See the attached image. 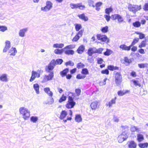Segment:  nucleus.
Returning a JSON list of instances; mask_svg holds the SVG:
<instances>
[{"mask_svg": "<svg viewBox=\"0 0 148 148\" xmlns=\"http://www.w3.org/2000/svg\"><path fill=\"white\" fill-rule=\"evenodd\" d=\"M19 112L22 115L23 118L25 120H27L30 116V112L26 108L21 107L19 109Z\"/></svg>", "mask_w": 148, "mask_h": 148, "instance_id": "f257e3e1", "label": "nucleus"}, {"mask_svg": "<svg viewBox=\"0 0 148 148\" xmlns=\"http://www.w3.org/2000/svg\"><path fill=\"white\" fill-rule=\"evenodd\" d=\"M115 74V82L117 86H120L122 82V75L120 72L114 71Z\"/></svg>", "mask_w": 148, "mask_h": 148, "instance_id": "f03ea898", "label": "nucleus"}, {"mask_svg": "<svg viewBox=\"0 0 148 148\" xmlns=\"http://www.w3.org/2000/svg\"><path fill=\"white\" fill-rule=\"evenodd\" d=\"M97 37L98 40H101L102 42H104L107 43H109L110 41L109 39L105 35L101 34H97Z\"/></svg>", "mask_w": 148, "mask_h": 148, "instance_id": "7ed1b4c3", "label": "nucleus"}, {"mask_svg": "<svg viewBox=\"0 0 148 148\" xmlns=\"http://www.w3.org/2000/svg\"><path fill=\"white\" fill-rule=\"evenodd\" d=\"M128 9L130 11H132L134 13H135L136 11L140 10L141 9V6L130 5H129Z\"/></svg>", "mask_w": 148, "mask_h": 148, "instance_id": "20e7f679", "label": "nucleus"}, {"mask_svg": "<svg viewBox=\"0 0 148 148\" xmlns=\"http://www.w3.org/2000/svg\"><path fill=\"white\" fill-rule=\"evenodd\" d=\"M52 3L50 1H47L46 3V5L41 8V10L44 12L48 11L52 8Z\"/></svg>", "mask_w": 148, "mask_h": 148, "instance_id": "39448f33", "label": "nucleus"}, {"mask_svg": "<svg viewBox=\"0 0 148 148\" xmlns=\"http://www.w3.org/2000/svg\"><path fill=\"white\" fill-rule=\"evenodd\" d=\"M68 103L66 104V107L68 108H73L75 104V102L73 100L72 97L70 96L68 97Z\"/></svg>", "mask_w": 148, "mask_h": 148, "instance_id": "423d86ee", "label": "nucleus"}, {"mask_svg": "<svg viewBox=\"0 0 148 148\" xmlns=\"http://www.w3.org/2000/svg\"><path fill=\"white\" fill-rule=\"evenodd\" d=\"M128 138L127 134L125 132H123L119 135L118 138V142L119 143H122L124 141L126 140Z\"/></svg>", "mask_w": 148, "mask_h": 148, "instance_id": "0eeeda50", "label": "nucleus"}, {"mask_svg": "<svg viewBox=\"0 0 148 148\" xmlns=\"http://www.w3.org/2000/svg\"><path fill=\"white\" fill-rule=\"evenodd\" d=\"M48 75H45L44 77L43 80L45 81H48L52 80L54 76V73L53 71L49 73Z\"/></svg>", "mask_w": 148, "mask_h": 148, "instance_id": "6e6552de", "label": "nucleus"}, {"mask_svg": "<svg viewBox=\"0 0 148 148\" xmlns=\"http://www.w3.org/2000/svg\"><path fill=\"white\" fill-rule=\"evenodd\" d=\"M111 16L113 20L118 19L119 23L122 22L123 21V19L122 17L119 14H114L112 15Z\"/></svg>", "mask_w": 148, "mask_h": 148, "instance_id": "1a4fd4ad", "label": "nucleus"}, {"mask_svg": "<svg viewBox=\"0 0 148 148\" xmlns=\"http://www.w3.org/2000/svg\"><path fill=\"white\" fill-rule=\"evenodd\" d=\"M83 30H81L79 31L73 38L72 41L75 42L77 41L79 39L80 37L82 36L83 32Z\"/></svg>", "mask_w": 148, "mask_h": 148, "instance_id": "9d476101", "label": "nucleus"}, {"mask_svg": "<svg viewBox=\"0 0 148 148\" xmlns=\"http://www.w3.org/2000/svg\"><path fill=\"white\" fill-rule=\"evenodd\" d=\"M37 76L38 77H40V74L36 71H32V76L29 79L30 82H32L33 81Z\"/></svg>", "mask_w": 148, "mask_h": 148, "instance_id": "9b49d317", "label": "nucleus"}, {"mask_svg": "<svg viewBox=\"0 0 148 148\" xmlns=\"http://www.w3.org/2000/svg\"><path fill=\"white\" fill-rule=\"evenodd\" d=\"M116 97H115L114 98L112 99L110 101L106 103V106H108L109 108L112 107L113 104L116 103Z\"/></svg>", "mask_w": 148, "mask_h": 148, "instance_id": "f8f14e48", "label": "nucleus"}, {"mask_svg": "<svg viewBox=\"0 0 148 148\" xmlns=\"http://www.w3.org/2000/svg\"><path fill=\"white\" fill-rule=\"evenodd\" d=\"M127 144L129 148H136L137 146L136 143L133 140L128 142Z\"/></svg>", "mask_w": 148, "mask_h": 148, "instance_id": "ddd939ff", "label": "nucleus"}, {"mask_svg": "<svg viewBox=\"0 0 148 148\" xmlns=\"http://www.w3.org/2000/svg\"><path fill=\"white\" fill-rule=\"evenodd\" d=\"M28 31V28H25L20 29L19 32V35L21 37H24L25 36V33Z\"/></svg>", "mask_w": 148, "mask_h": 148, "instance_id": "4468645a", "label": "nucleus"}, {"mask_svg": "<svg viewBox=\"0 0 148 148\" xmlns=\"http://www.w3.org/2000/svg\"><path fill=\"white\" fill-rule=\"evenodd\" d=\"M0 80L1 81L7 82L8 81V78L7 74H3L0 76Z\"/></svg>", "mask_w": 148, "mask_h": 148, "instance_id": "2eb2a0df", "label": "nucleus"}, {"mask_svg": "<svg viewBox=\"0 0 148 148\" xmlns=\"http://www.w3.org/2000/svg\"><path fill=\"white\" fill-rule=\"evenodd\" d=\"M96 53V48H90L88 50V53L90 56H92L94 53Z\"/></svg>", "mask_w": 148, "mask_h": 148, "instance_id": "dca6fc26", "label": "nucleus"}, {"mask_svg": "<svg viewBox=\"0 0 148 148\" xmlns=\"http://www.w3.org/2000/svg\"><path fill=\"white\" fill-rule=\"evenodd\" d=\"M119 47L123 50L129 51L130 50L131 47L130 46V45L129 46H127L125 44H123L120 45L119 46Z\"/></svg>", "mask_w": 148, "mask_h": 148, "instance_id": "f3484780", "label": "nucleus"}, {"mask_svg": "<svg viewBox=\"0 0 148 148\" xmlns=\"http://www.w3.org/2000/svg\"><path fill=\"white\" fill-rule=\"evenodd\" d=\"M44 91L49 97H52L53 96V93L51 91H50L49 88L47 87L44 88Z\"/></svg>", "mask_w": 148, "mask_h": 148, "instance_id": "a211bd4d", "label": "nucleus"}, {"mask_svg": "<svg viewBox=\"0 0 148 148\" xmlns=\"http://www.w3.org/2000/svg\"><path fill=\"white\" fill-rule=\"evenodd\" d=\"M17 52L16 48L13 47L11 48L9 51V53H10V55L13 56H15Z\"/></svg>", "mask_w": 148, "mask_h": 148, "instance_id": "6ab92c4d", "label": "nucleus"}, {"mask_svg": "<svg viewBox=\"0 0 148 148\" xmlns=\"http://www.w3.org/2000/svg\"><path fill=\"white\" fill-rule=\"evenodd\" d=\"M129 92V91L127 90H121L118 92L117 94L119 96H121Z\"/></svg>", "mask_w": 148, "mask_h": 148, "instance_id": "aec40b11", "label": "nucleus"}, {"mask_svg": "<svg viewBox=\"0 0 148 148\" xmlns=\"http://www.w3.org/2000/svg\"><path fill=\"white\" fill-rule=\"evenodd\" d=\"M85 49L84 46L83 45H81L79 47L77 50V52L79 54H82L84 52Z\"/></svg>", "mask_w": 148, "mask_h": 148, "instance_id": "412c9836", "label": "nucleus"}, {"mask_svg": "<svg viewBox=\"0 0 148 148\" xmlns=\"http://www.w3.org/2000/svg\"><path fill=\"white\" fill-rule=\"evenodd\" d=\"M77 16L80 19L83 20L85 21H87L88 20V18L87 16H85L84 13L78 15Z\"/></svg>", "mask_w": 148, "mask_h": 148, "instance_id": "4be33fe9", "label": "nucleus"}, {"mask_svg": "<svg viewBox=\"0 0 148 148\" xmlns=\"http://www.w3.org/2000/svg\"><path fill=\"white\" fill-rule=\"evenodd\" d=\"M54 68V67L53 66H51L49 64L48 66H47L45 68V71L47 73L51 72L53 69Z\"/></svg>", "mask_w": 148, "mask_h": 148, "instance_id": "5701e85b", "label": "nucleus"}, {"mask_svg": "<svg viewBox=\"0 0 148 148\" xmlns=\"http://www.w3.org/2000/svg\"><path fill=\"white\" fill-rule=\"evenodd\" d=\"M124 61L125 63L124 64L126 66H128L132 62V60L131 59H129L127 57H125L124 58Z\"/></svg>", "mask_w": 148, "mask_h": 148, "instance_id": "b1692460", "label": "nucleus"}, {"mask_svg": "<svg viewBox=\"0 0 148 148\" xmlns=\"http://www.w3.org/2000/svg\"><path fill=\"white\" fill-rule=\"evenodd\" d=\"M144 139L143 135L141 134H138L137 135V140L138 142H142Z\"/></svg>", "mask_w": 148, "mask_h": 148, "instance_id": "393cba45", "label": "nucleus"}, {"mask_svg": "<svg viewBox=\"0 0 148 148\" xmlns=\"http://www.w3.org/2000/svg\"><path fill=\"white\" fill-rule=\"evenodd\" d=\"M33 88L35 90L36 93L37 94H39V85L37 84H34L33 85Z\"/></svg>", "mask_w": 148, "mask_h": 148, "instance_id": "a878e982", "label": "nucleus"}, {"mask_svg": "<svg viewBox=\"0 0 148 148\" xmlns=\"http://www.w3.org/2000/svg\"><path fill=\"white\" fill-rule=\"evenodd\" d=\"M138 146L140 148H146L148 147V143H140L138 144Z\"/></svg>", "mask_w": 148, "mask_h": 148, "instance_id": "bb28decb", "label": "nucleus"}, {"mask_svg": "<svg viewBox=\"0 0 148 148\" xmlns=\"http://www.w3.org/2000/svg\"><path fill=\"white\" fill-rule=\"evenodd\" d=\"M75 120L76 122L78 123H79L82 121V119L80 114H76L75 115Z\"/></svg>", "mask_w": 148, "mask_h": 148, "instance_id": "cd10ccee", "label": "nucleus"}, {"mask_svg": "<svg viewBox=\"0 0 148 148\" xmlns=\"http://www.w3.org/2000/svg\"><path fill=\"white\" fill-rule=\"evenodd\" d=\"M69 71L68 68H66L63 71L60 72V74L62 77H63L66 75L67 73Z\"/></svg>", "mask_w": 148, "mask_h": 148, "instance_id": "c85d7f7f", "label": "nucleus"}, {"mask_svg": "<svg viewBox=\"0 0 148 148\" xmlns=\"http://www.w3.org/2000/svg\"><path fill=\"white\" fill-rule=\"evenodd\" d=\"M107 68L108 70L113 71L114 70H118L119 67L117 66H114L113 65H110L108 66Z\"/></svg>", "mask_w": 148, "mask_h": 148, "instance_id": "c756f323", "label": "nucleus"}, {"mask_svg": "<svg viewBox=\"0 0 148 148\" xmlns=\"http://www.w3.org/2000/svg\"><path fill=\"white\" fill-rule=\"evenodd\" d=\"M67 114V112L66 111L62 110L61 113L60 118L61 119H64L66 116Z\"/></svg>", "mask_w": 148, "mask_h": 148, "instance_id": "7c9ffc66", "label": "nucleus"}, {"mask_svg": "<svg viewBox=\"0 0 148 148\" xmlns=\"http://www.w3.org/2000/svg\"><path fill=\"white\" fill-rule=\"evenodd\" d=\"M64 53L66 55H73L74 53V51L73 50L68 49L64 51Z\"/></svg>", "mask_w": 148, "mask_h": 148, "instance_id": "2f4dec72", "label": "nucleus"}, {"mask_svg": "<svg viewBox=\"0 0 148 148\" xmlns=\"http://www.w3.org/2000/svg\"><path fill=\"white\" fill-rule=\"evenodd\" d=\"M64 46V44L63 43H56L53 44V47L54 48H62Z\"/></svg>", "mask_w": 148, "mask_h": 148, "instance_id": "473e14b6", "label": "nucleus"}, {"mask_svg": "<svg viewBox=\"0 0 148 148\" xmlns=\"http://www.w3.org/2000/svg\"><path fill=\"white\" fill-rule=\"evenodd\" d=\"M132 81L135 86H138L140 87L141 86V84L139 81L135 79H133L132 80Z\"/></svg>", "mask_w": 148, "mask_h": 148, "instance_id": "72a5a7b5", "label": "nucleus"}, {"mask_svg": "<svg viewBox=\"0 0 148 148\" xmlns=\"http://www.w3.org/2000/svg\"><path fill=\"white\" fill-rule=\"evenodd\" d=\"M98 102L95 101L92 102L90 106L92 109H95L97 107Z\"/></svg>", "mask_w": 148, "mask_h": 148, "instance_id": "f704fd0d", "label": "nucleus"}, {"mask_svg": "<svg viewBox=\"0 0 148 148\" xmlns=\"http://www.w3.org/2000/svg\"><path fill=\"white\" fill-rule=\"evenodd\" d=\"M64 49H57L55 50L54 53L57 54H61L63 52Z\"/></svg>", "mask_w": 148, "mask_h": 148, "instance_id": "c9c22d12", "label": "nucleus"}, {"mask_svg": "<svg viewBox=\"0 0 148 148\" xmlns=\"http://www.w3.org/2000/svg\"><path fill=\"white\" fill-rule=\"evenodd\" d=\"M138 66L140 68L147 67L148 66V64L147 63L139 64H138Z\"/></svg>", "mask_w": 148, "mask_h": 148, "instance_id": "e433bc0d", "label": "nucleus"}, {"mask_svg": "<svg viewBox=\"0 0 148 148\" xmlns=\"http://www.w3.org/2000/svg\"><path fill=\"white\" fill-rule=\"evenodd\" d=\"M112 53V51L108 49H106V51L103 53V54L106 56H109Z\"/></svg>", "mask_w": 148, "mask_h": 148, "instance_id": "4c0bfd02", "label": "nucleus"}, {"mask_svg": "<svg viewBox=\"0 0 148 148\" xmlns=\"http://www.w3.org/2000/svg\"><path fill=\"white\" fill-rule=\"evenodd\" d=\"M133 26L136 27H138L140 26L141 23L139 21H136L133 23Z\"/></svg>", "mask_w": 148, "mask_h": 148, "instance_id": "58836bf2", "label": "nucleus"}, {"mask_svg": "<svg viewBox=\"0 0 148 148\" xmlns=\"http://www.w3.org/2000/svg\"><path fill=\"white\" fill-rule=\"evenodd\" d=\"M88 5L90 7H95L94 5V2L92 0H88Z\"/></svg>", "mask_w": 148, "mask_h": 148, "instance_id": "ea45409f", "label": "nucleus"}, {"mask_svg": "<svg viewBox=\"0 0 148 148\" xmlns=\"http://www.w3.org/2000/svg\"><path fill=\"white\" fill-rule=\"evenodd\" d=\"M139 40V38H134L133 41L132 42L131 44L130 45V46L131 47L132 46H133L134 45H135L136 43L138 42Z\"/></svg>", "mask_w": 148, "mask_h": 148, "instance_id": "a19ab883", "label": "nucleus"}, {"mask_svg": "<svg viewBox=\"0 0 148 148\" xmlns=\"http://www.w3.org/2000/svg\"><path fill=\"white\" fill-rule=\"evenodd\" d=\"M79 3L77 4H73L71 3L70 4V6L71 8L72 9L77 8L79 7Z\"/></svg>", "mask_w": 148, "mask_h": 148, "instance_id": "79ce46f5", "label": "nucleus"}, {"mask_svg": "<svg viewBox=\"0 0 148 148\" xmlns=\"http://www.w3.org/2000/svg\"><path fill=\"white\" fill-rule=\"evenodd\" d=\"M75 29L77 31H78L82 28L81 25L80 24H75Z\"/></svg>", "mask_w": 148, "mask_h": 148, "instance_id": "37998d69", "label": "nucleus"}, {"mask_svg": "<svg viewBox=\"0 0 148 148\" xmlns=\"http://www.w3.org/2000/svg\"><path fill=\"white\" fill-rule=\"evenodd\" d=\"M81 73L83 74L86 75L89 74V72L87 69L84 68L82 70Z\"/></svg>", "mask_w": 148, "mask_h": 148, "instance_id": "c03bdc74", "label": "nucleus"}, {"mask_svg": "<svg viewBox=\"0 0 148 148\" xmlns=\"http://www.w3.org/2000/svg\"><path fill=\"white\" fill-rule=\"evenodd\" d=\"M112 10L113 9L111 7L106 8L105 9V13L108 15H109L110 13L112 12Z\"/></svg>", "mask_w": 148, "mask_h": 148, "instance_id": "a18cd8bd", "label": "nucleus"}, {"mask_svg": "<svg viewBox=\"0 0 148 148\" xmlns=\"http://www.w3.org/2000/svg\"><path fill=\"white\" fill-rule=\"evenodd\" d=\"M38 120V118L36 116H32L30 118V120L33 123H36Z\"/></svg>", "mask_w": 148, "mask_h": 148, "instance_id": "49530a36", "label": "nucleus"}, {"mask_svg": "<svg viewBox=\"0 0 148 148\" xmlns=\"http://www.w3.org/2000/svg\"><path fill=\"white\" fill-rule=\"evenodd\" d=\"M101 30L103 33H106L108 31V26H106L105 27H102L101 28Z\"/></svg>", "mask_w": 148, "mask_h": 148, "instance_id": "de8ad7c7", "label": "nucleus"}, {"mask_svg": "<svg viewBox=\"0 0 148 148\" xmlns=\"http://www.w3.org/2000/svg\"><path fill=\"white\" fill-rule=\"evenodd\" d=\"M56 64H61L63 62V60L61 59H58L55 60Z\"/></svg>", "mask_w": 148, "mask_h": 148, "instance_id": "09e8293b", "label": "nucleus"}, {"mask_svg": "<svg viewBox=\"0 0 148 148\" xmlns=\"http://www.w3.org/2000/svg\"><path fill=\"white\" fill-rule=\"evenodd\" d=\"M85 66V65L81 62L78 63L77 65V67L79 69L82 68H84Z\"/></svg>", "mask_w": 148, "mask_h": 148, "instance_id": "8fccbe9b", "label": "nucleus"}, {"mask_svg": "<svg viewBox=\"0 0 148 148\" xmlns=\"http://www.w3.org/2000/svg\"><path fill=\"white\" fill-rule=\"evenodd\" d=\"M75 47V46L74 45H67L64 48V49H72L74 48Z\"/></svg>", "mask_w": 148, "mask_h": 148, "instance_id": "3c124183", "label": "nucleus"}, {"mask_svg": "<svg viewBox=\"0 0 148 148\" xmlns=\"http://www.w3.org/2000/svg\"><path fill=\"white\" fill-rule=\"evenodd\" d=\"M7 29V27L5 26L0 25V31L4 32Z\"/></svg>", "mask_w": 148, "mask_h": 148, "instance_id": "603ef678", "label": "nucleus"}, {"mask_svg": "<svg viewBox=\"0 0 148 148\" xmlns=\"http://www.w3.org/2000/svg\"><path fill=\"white\" fill-rule=\"evenodd\" d=\"M66 99V97L64 95H63L59 100V102L60 103L65 101Z\"/></svg>", "mask_w": 148, "mask_h": 148, "instance_id": "864d4df0", "label": "nucleus"}, {"mask_svg": "<svg viewBox=\"0 0 148 148\" xmlns=\"http://www.w3.org/2000/svg\"><path fill=\"white\" fill-rule=\"evenodd\" d=\"M130 130L132 132H134L135 131H138V129L137 127L132 126L130 128Z\"/></svg>", "mask_w": 148, "mask_h": 148, "instance_id": "5fc2aeb1", "label": "nucleus"}, {"mask_svg": "<svg viewBox=\"0 0 148 148\" xmlns=\"http://www.w3.org/2000/svg\"><path fill=\"white\" fill-rule=\"evenodd\" d=\"M136 33L138 34H139V38L140 39H142L143 38L145 37V35L144 34H142L140 32H136Z\"/></svg>", "mask_w": 148, "mask_h": 148, "instance_id": "6e6d98bb", "label": "nucleus"}, {"mask_svg": "<svg viewBox=\"0 0 148 148\" xmlns=\"http://www.w3.org/2000/svg\"><path fill=\"white\" fill-rule=\"evenodd\" d=\"M109 71L108 69H106L105 70H103L101 71V73L103 74H106L108 75L109 74Z\"/></svg>", "mask_w": 148, "mask_h": 148, "instance_id": "4d7b16f0", "label": "nucleus"}, {"mask_svg": "<svg viewBox=\"0 0 148 148\" xmlns=\"http://www.w3.org/2000/svg\"><path fill=\"white\" fill-rule=\"evenodd\" d=\"M86 77L85 75H82L80 74H78L76 76V78L77 79H84Z\"/></svg>", "mask_w": 148, "mask_h": 148, "instance_id": "13d9d810", "label": "nucleus"}, {"mask_svg": "<svg viewBox=\"0 0 148 148\" xmlns=\"http://www.w3.org/2000/svg\"><path fill=\"white\" fill-rule=\"evenodd\" d=\"M5 47L9 49L10 47V42L9 41H7L5 42Z\"/></svg>", "mask_w": 148, "mask_h": 148, "instance_id": "bf43d9fd", "label": "nucleus"}, {"mask_svg": "<svg viewBox=\"0 0 148 148\" xmlns=\"http://www.w3.org/2000/svg\"><path fill=\"white\" fill-rule=\"evenodd\" d=\"M49 64L51 66H53L54 68L55 66L56 65V63L55 62V60L54 59L52 60L50 62Z\"/></svg>", "mask_w": 148, "mask_h": 148, "instance_id": "052dcab7", "label": "nucleus"}, {"mask_svg": "<svg viewBox=\"0 0 148 148\" xmlns=\"http://www.w3.org/2000/svg\"><path fill=\"white\" fill-rule=\"evenodd\" d=\"M146 45V44L145 41H143L140 43V44L139 45L138 47L140 48H141L142 47H145Z\"/></svg>", "mask_w": 148, "mask_h": 148, "instance_id": "680f3d73", "label": "nucleus"}, {"mask_svg": "<svg viewBox=\"0 0 148 148\" xmlns=\"http://www.w3.org/2000/svg\"><path fill=\"white\" fill-rule=\"evenodd\" d=\"M65 65L66 66L69 65L71 66H73L74 65V63L71 61H69L65 63Z\"/></svg>", "mask_w": 148, "mask_h": 148, "instance_id": "e2e57ef3", "label": "nucleus"}, {"mask_svg": "<svg viewBox=\"0 0 148 148\" xmlns=\"http://www.w3.org/2000/svg\"><path fill=\"white\" fill-rule=\"evenodd\" d=\"M103 61V60L101 58H98L97 59V63L98 64H101Z\"/></svg>", "mask_w": 148, "mask_h": 148, "instance_id": "0e129e2a", "label": "nucleus"}, {"mask_svg": "<svg viewBox=\"0 0 148 148\" xmlns=\"http://www.w3.org/2000/svg\"><path fill=\"white\" fill-rule=\"evenodd\" d=\"M75 92L77 95L79 96L80 95L81 90L79 88L76 89L75 90Z\"/></svg>", "mask_w": 148, "mask_h": 148, "instance_id": "69168bd1", "label": "nucleus"}, {"mask_svg": "<svg viewBox=\"0 0 148 148\" xmlns=\"http://www.w3.org/2000/svg\"><path fill=\"white\" fill-rule=\"evenodd\" d=\"M107 80V78H105L103 81H101L100 82V84L101 85H104L106 84V80Z\"/></svg>", "mask_w": 148, "mask_h": 148, "instance_id": "338daca9", "label": "nucleus"}, {"mask_svg": "<svg viewBox=\"0 0 148 148\" xmlns=\"http://www.w3.org/2000/svg\"><path fill=\"white\" fill-rule=\"evenodd\" d=\"M143 9L145 11L148 10V3H145L143 7Z\"/></svg>", "mask_w": 148, "mask_h": 148, "instance_id": "774afa93", "label": "nucleus"}]
</instances>
